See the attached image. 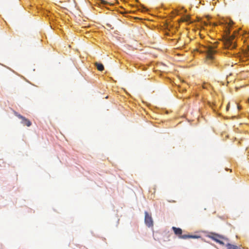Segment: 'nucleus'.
Here are the masks:
<instances>
[{
    "mask_svg": "<svg viewBox=\"0 0 249 249\" xmlns=\"http://www.w3.org/2000/svg\"><path fill=\"white\" fill-rule=\"evenodd\" d=\"M189 18V17H187L186 18L183 20V21H186L188 20V19Z\"/></svg>",
    "mask_w": 249,
    "mask_h": 249,
    "instance_id": "obj_11",
    "label": "nucleus"
},
{
    "mask_svg": "<svg viewBox=\"0 0 249 249\" xmlns=\"http://www.w3.org/2000/svg\"><path fill=\"white\" fill-rule=\"evenodd\" d=\"M145 218L144 221L145 223L148 227H153V219L151 217V215L149 214L148 212H145Z\"/></svg>",
    "mask_w": 249,
    "mask_h": 249,
    "instance_id": "obj_5",
    "label": "nucleus"
},
{
    "mask_svg": "<svg viewBox=\"0 0 249 249\" xmlns=\"http://www.w3.org/2000/svg\"><path fill=\"white\" fill-rule=\"evenodd\" d=\"M142 8H143V10H142V11H143L144 10H146V8L143 6H142Z\"/></svg>",
    "mask_w": 249,
    "mask_h": 249,
    "instance_id": "obj_13",
    "label": "nucleus"
},
{
    "mask_svg": "<svg viewBox=\"0 0 249 249\" xmlns=\"http://www.w3.org/2000/svg\"><path fill=\"white\" fill-rule=\"evenodd\" d=\"M172 229L174 232V233L178 236V237L180 239H186L188 238H199L200 236L197 235H191L189 234H182V230L179 228H176L175 227H173Z\"/></svg>",
    "mask_w": 249,
    "mask_h": 249,
    "instance_id": "obj_2",
    "label": "nucleus"
},
{
    "mask_svg": "<svg viewBox=\"0 0 249 249\" xmlns=\"http://www.w3.org/2000/svg\"><path fill=\"white\" fill-rule=\"evenodd\" d=\"M229 107H230V103H229L227 106V107H226V110L228 111L229 109Z\"/></svg>",
    "mask_w": 249,
    "mask_h": 249,
    "instance_id": "obj_10",
    "label": "nucleus"
},
{
    "mask_svg": "<svg viewBox=\"0 0 249 249\" xmlns=\"http://www.w3.org/2000/svg\"><path fill=\"white\" fill-rule=\"evenodd\" d=\"M176 14L177 15H178V11H176Z\"/></svg>",
    "mask_w": 249,
    "mask_h": 249,
    "instance_id": "obj_14",
    "label": "nucleus"
},
{
    "mask_svg": "<svg viewBox=\"0 0 249 249\" xmlns=\"http://www.w3.org/2000/svg\"><path fill=\"white\" fill-rule=\"evenodd\" d=\"M234 36L233 35L228 36L225 39V47L228 49H233L235 48L236 45L234 41Z\"/></svg>",
    "mask_w": 249,
    "mask_h": 249,
    "instance_id": "obj_3",
    "label": "nucleus"
},
{
    "mask_svg": "<svg viewBox=\"0 0 249 249\" xmlns=\"http://www.w3.org/2000/svg\"><path fill=\"white\" fill-rule=\"evenodd\" d=\"M234 249H240L237 246H235Z\"/></svg>",
    "mask_w": 249,
    "mask_h": 249,
    "instance_id": "obj_12",
    "label": "nucleus"
},
{
    "mask_svg": "<svg viewBox=\"0 0 249 249\" xmlns=\"http://www.w3.org/2000/svg\"><path fill=\"white\" fill-rule=\"evenodd\" d=\"M235 246V245H233L231 244L230 243H227L226 244V247H227V249H234Z\"/></svg>",
    "mask_w": 249,
    "mask_h": 249,
    "instance_id": "obj_8",
    "label": "nucleus"
},
{
    "mask_svg": "<svg viewBox=\"0 0 249 249\" xmlns=\"http://www.w3.org/2000/svg\"><path fill=\"white\" fill-rule=\"evenodd\" d=\"M15 114L16 116H17L18 118L22 120L21 123L25 125H26L28 127H29L31 125V122L25 117L22 116V115L18 114L17 112H15Z\"/></svg>",
    "mask_w": 249,
    "mask_h": 249,
    "instance_id": "obj_6",
    "label": "nucleus"
},
{
    "mask_svg": "<svg viewBox=\"0 0 249 249\" xmlns=\"http://www.w3.org/2000/svg\"><path fill=\"white\" fill-rule=\"evenodd\" d=\"M217 42H214L213 44H208L207 45L203 46L205 50L203 52L206 53V58L208 60H213L214 57L213 55L216 53L215 49L217 48Z\"/></svg>",
    "mask_w": 249,
    "mask_h": 249,
    "instance_id": "obj_1",
    "label": "nucleus"
},
{
    "mask_svg": "<svg viewBox=\"0 0 249 249\" xmlns=\"http://www.w3.org/2000/svg\"><path fill=\"white\" fill-rule=\"evenodd\" d=\"M95 66H96L97 69L99 71H102L104 69V67L102 64L98 63L97 62L95 63Z\"/></svg>",
    "mask_w": 249,
    "mask_h": 249,
    "instance_id": "obj_7",
    "label": "nucleus"
},
{
    "mask_svg": "<svg viewBox=\"0 0 249 249\" xmlns=\"http://www.w3.org/2000/svg\"><path fill=\"white\" fill-rule=\"evenodd\" d=\"M107 3H108V2L107 1H105L104 0H99V4L105 5V4H106Z\"/></svg>",
    "mask_w": 249,
    "mask_h": 249,
    "instance_id": "obj_9",
    "label": "nucleus"
},
{
    "mask_svg": "<svg viewBox=\"0 0 249 249\" xmlns=\"http://www.w3.org/2000/svg\"><path fill=\"white\" fill-rule=\"evenodd\" d=\"M209 237L213 240L221 245H224V241H228V239L219 234L211 233Z\"/></svg>",
    "mask_w": 249,
    "mask_h": 249,
    "instance_id": "obj_4",
    "label": "nucleus"
}]
</instances>
